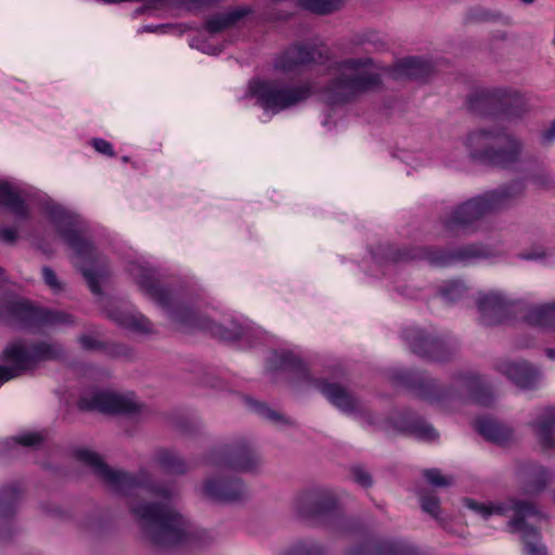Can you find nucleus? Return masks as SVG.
Instances as JSON below:
<instances>
[{
	"label": "nucleus",
	"mask_w": 555,
	"mask_h": 555,
	"mask_svg": "<svg viewBox=\"0 0 555 555\" xmlns=\"http://www.w3.org/2000/svg\"><path fill=\"white\" fill-rule=\"evenodd\" d=\"M488 506H489V511L491 512V515H493V514L504 515L506 512V506L503 504H496V505L490 504Z\"/></svg>",
	"instance_id": "63"
},
{
	"label": "nucleus",
	"mask_w": 555,
	"mask_h": 555,
	"mask_svg": "<svg viewBox=\"0 0 555 555\" xmlns=\"http://www.w3.org/2000/svg\"><path fill=\"white\" fill-rule=\"evenodd\" d=\"M382 87L383 78L378 73L339 74L324 83L320 89V95L327 106H343L357 101L363 94L375 92Z\"/></svg>",
	"instance_id": "10"
},
{
	"label": "nucleus",
	"mask_w": 555,
	"mask_h": 555,
	"mask_svg": "<svg viewBox=\"0 0 555 555\" xmlns=\"http://www.w3.org/2000/svg\"><path fill=\"white\" fill-rule=\"evenodd\" d=\"M76 405L80 412L98 411L112 415H134L141 411V406L132 399L106 390H96L90 396H81Z\"/></svg>",
	"instance_id": "17"
},
{
	"label": "nucleus",
	"mask_w": 555,
	"mask_h": 555,
	"mask_svg": "<svg viewBox=\"0 0 555 555\" xmlns=\"http://www.w3.org/2000/svg\"><path fill=\"white\" fill-rule=\"evenodd\" d=\"M197 49L207 54H218L221 51V49L208 42H202L199 46H197Z\"/></svg>",
	"instance_id": "60"
},
{
	"label": "nucleus",
	"mask_w": 555,
	"mask_h": 555,
	"mask_svg": "<svg viewBox=\"0 0 555 555\" xmlns=\"http://www.w3.org/2000/svg\"><path fill=\"white\" fill-rule=\"evenodd\" d=\"M326 550L314 541H299L295 543L285 555H324Z\"/></svg>",
	"instance_id": "45"
},
{
	"label": "nucleus",
	"mask_w": 555,
	"mask_h": 555,
	"mask_svg": "<svg viewBox=\"0 0 555 555\" xmlns=\"http://www.w3.org/2000/svg\"><path fill=\"white\" fill-rule=\"evenodd\" d=\"M268 370L272 373L283 371L292 374L291 382L296 386L312 387L313 380L318 379L310 374L304 360L289 350L274 351L268 359Z\"/></svg>",
	"instance_id": "21"
},
{
	"label": "nucleus",
	"mask_w": 555,
	"mask_h": 555,
	"mask_svg": "<svg viewBox=\"0 0 555 555\" xmlns=\"http://www.w3.org/2000/svg\"><path fill=\"white\" fill-rule=\"evenodd\" d=\"M116 321L124 327L141 334L152 333V323L144 315L120 314Z\"/></svg>",
	"instance_id": "43"
},
{
	"label": "nucleus",
	"mask_w": 555,
	"mask_h": 555,
	"mask_svg": "<svg viewBox=\"0 0 555 555\" xmlns=\"http://www.w3.org/2000/svg\"><path fill=\"white\" fill-rule=\"evenodd\" d=\"M457 379L467 390L468 399L480 406L490 408L494 402V396L490 386L479 375L460 374Z\"/></svg>",
	"instance_id": "29"
},
{
	"label": "nucleus",
	"mask_w": 555,
	"mask_h": 555,
	"mask_svg": "<svg viewBox=\"0 0 555 555\" xmlns=\"http://www.w3.org/2000/svg\"><path fill=\"white\" fill-rule=\"evenodd\" d=\"M203 494L214 502L234 503L244 499L246 489L240 477H216L204 482Z\"/></svg>",
	"instance_id": "22"
},
{
	"label": "nucleus",
	"mask_w": 555,
	"mask_h": 555,
	"mask_svg": "<svg viewBox=\"0 0 555 555\" xmlns=\"http://www.w3.org/2000/svg\"><path fill=\"white\" fill-rule=\"evenodd\" d=\"M543 141L551 143L555 140V119L552 121L551 127L542 133Z\"/></svg>",
	"instance_id": "59"
},
{
	"label": "nucleus",
	"mask_w": 555,
	"mask_h": 555,
	"mask_svg": "<svg viewBox=\"0 0 555 555\" xmlns=\"http://www.w3.org/2000/svg\"><path fill=\"white\" fill-rule=\"evenodd\" d=\"M390 379L429 404H443L462 399V393L453 385L441 384L426 371L397 370L391 373Z\"/></svg>",
	"instance_id": "13"
},
{
	"label": "nucleus",
	"mask_w": 555,
	"mask_h": 555,
	"mask_svg": "<svg viewBox=\"0 0 555 555\" xmlns=\"http://www.w3.org/2000/svg\"><path fill=\"white\" fill-rule=\"evenodd\" d=\"M474 427L487 441L496 444H503L512 437L511 429L492 418L479 417L475 421Z\"/></svg>",
	"instance_id": "32"
},
{
	"label": "nucleus",
	"mask_w": 555,
	"mask_h": 555,
	"mask_svg": "<svg viewBox=\"0 0 555 555\" xmlns=\"http://www.w3.org/2000/svg\"><path fill=\"white\" fill-rule=\"evenodd\" d=\"M42 279L44 283L54 292L63 291V285L57 280L56 273L54 270L48 266L42 268Z\"/></svg>",
	"instance_id": "52"
},
{
	"label": "nucleus",
	"mask_w": 555,
	"mask_h": 555,
	"mask_svg": "<svg viewBox=\"0 0 555 555\" xmlns=\"http://www.w3.org/2000/svg\"><path fill=\"white\" fill-rule=\"evenodd\" d=\"M371 255L378 264L426 260L434 267H449L456 262L488 259L494 256V250L483 243H470L451 249L433 246L398 248L391 244H378L371 249Z\"/></svg>",
	"instance_id": "4"
},
{
	"label": "nucleus",
	"mask_w": 555,
	"mask_h": 555,
	"mask_svg": "<svg viewBox=\"0 0 555 555\" xmlns=\"http://www.w3.org/2000/svg\"><path fill=\"white\" fill-rule=\"evenodd\" d=\"M75 317L66 311L37 305L12 293L0 295V325L11 330L38 334L57 325H74Z\"/></svg>",
	"instance_id": "5"
},
{
	"label": "nucleus",
	"mask_w": 555,
	"mask_h": 555,
	"mask_svg": "<svg viewBox=\"0 0 555 555\" xmlns=\"http://www.w3.org/2000/svg\"><path fill=\"white\" fill-rule=\"evenodd\" d=\"M430 62L420 56H408L399 61L395 67L396 77L417 80L428 77L431 73Z\"/></svg>",
	"instance_id": "31"
},
{
	"label": "nucleus",
	"mask_w": 555,
	"mask_h": 555,
	"mask_svg": "<svg viewBox=\"0 0 555 555\" xmlns=\"http://www.w3.org/2000/svg\"><path fill=\"white\" fill-rule=\"evenodd\" d=\"M44 210L59 237L81 260L79 271L87 281L90 291L95 295L102 294L100 283L102 273L95 269L98 250L92 238L87 236V222L81 216L56 203L46 204Z\"/></svg>",
	"instance_id": "3"
},
{
	"label": "nucleus",
	"mask_w": 555,
	"mask_h": 555,
	"mask_svg": "<svg viewBox=\"0 0 555 555\" xmlns=\"http://www.w3.org/2000/svg\"><path fill=\"white\" fill-rule=\"evenodd\" d=\"M46 441V436L38 431H28L20 436L7 439L3 442V448L10 450L16 444L27 448L38 449Z\"/></svg>",
	"instance_id": "42"
},
{
	"label": "nucleus",
	"mask_w": 555,
	"mask_h": 555,
	"mask_svg": "<svg viewBox=\"0 0 555 555\" xmlns=\"http://www.w3.org/2000/svg\"><path fill=\"white\" fill-rule=\"evenodd\" d=\"M515 475L519 492L524 495L535 496L553 481L555 473L538 462L526 461L517 465Z\"/></svg>",
	"instance_id": "18"
},
{
	"label": "nucleus",
	"mask_w": 555,
	"mask_h": 555,
	"mask_svg": "<svg viewBox=\"0 0 555 555\" xmlns=\"http://www.w3.org/2000/svg\"><path fill=\"white\" fill-rule=\"evenodd\" d=\"M546 257V251L543 246H532L530 249L522 251L519 258L528 261H538Z\"/></svg>",
	"instance_id": "54"
},
{
	"label": "nucleus",
	"mask_w": 555,
	"mask_h": 555,
	"mask_svg": "<svg viewBox=\"0 0 555 555\" xmlns=\"http://www.w3.org/2000/svg\"><path fill=\"white\" fill-rule=\"evenodd\" d=\"M243 401L247 409L263 420H268L274 424L291 425L289 418L280 412L272 410L266 402L258 401L251 397L244 396Z\"/></svg>",
	"instance_id": "37"
},
{
	"label": "nucleus",
	"mask_w": 555,
	"mask_h": 555,
	"mask_svg": "<svg viewBox=\"0 0 555 555\" xmlns=\"http://www.w3.org/2000/svg\"><path fill=\"white\" fill-rule=\"evenodd\" d=\"M465 21L467 23H483V22H498L503 21L508 24V17H505L501 12H493L483 7H473L467 10Z\"/></svg>",
	"instance_id": "41"
},
{
	"label": "nucleus",
	"mask_w": 555,
	"mask_h": 555,
	"mask_svg": "<svg viewBox=\"0 0 555 555\" xmlns=\"http://www.w3.org/2000/svg\"><path fill=\"white\" fill-rule=\"evenodd\" d=\"M156 460L167 474L183 475L188 470V465L184 460L173 451L162 449L156 453Z\"/></svg>",
	"instance_id": "38"
},
{
	"label": "nucleus",
	"mask_w": 555,
	"mask_h": 555,
	"mask_svg": "<svg viewBox=\"0 0 555 555\" xmlns=\"http://www.w3.org/2000/svg\"><path fill=\"white\" fill-rule=\"evenodd\" d=\"M297 515L315 526L333 525L343 513L336 495L327 489H310L296 499Z\"/></svg>",
	"instance_id": "14"
},
{
	"label": "nucleus",
	"mask_w": 555,
	"mask_h": 555,
	"mask_svg": "<svg viewBox=\"0 0 555 555\" xmlns=\"http://www.w3.org/2000/svg\"><path fill=\"white\" fill-rule=\"evenodd\" d=\"M399 430L425 441H435L439 437L434 426L420 415L405 417Z\"/></svg>",
	"instance_id": "34"
},
{
	"label": "nucleus",
	"mask_w": 555,
	"mask_h": 555,
	"mask_svg": "<svg viewBox=\"0 0 555 555\" xmlns=\"http://www.w3.org/2000/svg\"><path fill=\"white\" fill-rule=\"evenodd\" d=\"M0 206H3L18 220H27L29 218V210L25 201L5 181H0Z\"/></svg>",
	"instance_id": "33"
},
{
	"label": "nucleus",
	"mask_w": 555,
	"mask_h": 555,
	"mask_svg": "<svg viewBox=\"0 0 555 555\" xmlns=\"http://www.w3.org/2000/svg\"><path fill=\"white\" fill-rule=\"evenodd\" d=\"M0 358L20 377L42 362L65 361L67 351L59 341L16 338L5 345Z\"/></svg>",
	"instance_id": "8"
},
{
	"label": "nucleus",
	"mask_w": 555,
	"mask_h": 555,
	"mask_svg": "<svg viewBox=\"0 0 555 555\" xmlns=\"http://www.w3.org/2000/svg\"><path fill=\"white\" fill-rule=\"evenodd\" d=\"M206 461L215 466H223L242 473H253L261 464V457L245 438L217 447L207 454Z\"/></svg>",
	"instance_id": "15"
},
{
	"label": "nucleus",
	"mask_w": 555,
	"mask_h": 555,
	"mask_svg": "<svg viewBox=\"0 0 555 555\" xmlns=\"http://www.w3.org/2000/svg\"><path fill=\"white\" fill-rule=\"evenodd\" d=\"M374 65L372 57H349L337 63L339 69L359 70Z\"/></svg>",
	"instance_id": "49"
},
{
	"label": "nucleus",
	"mask_w": 555,
	"mask_h": 555,
	"mask_svg": "<svg viewBox=\"0 0 555 555\" xmlns=\"http://www.w3.org/2000/svg\"><path fill=\"white\" fill-rule=\"evenodd\" d=\"M248 93L264 111L280 113L308 100L313 92L307 83L283 86L278 80L254 79L248 83Z\"/></svg>",
	"instance_id": "12"
},
{
	"label": "nucleus",
	"mask_w": 555,
	"mask_h": 555,
	"mask_svg": "<svg viewBox=\"0 0 555 555\" xmlns=\"http://www.w3.org/2000/svg\"><path fill=\"white\" fill-rule=\"evenodd\" d=\"M170 27L168 24H160V25H145L141 28L140 33H157V31H164L165 28Z\"/></svg>",
	"instance_id": "61"
},
{
	"label": "nucleus",
	"mask_w": 555,
	"mask_h": 555,
	"mask_svg": "<svg viewBox=\"0 0 555 555\" xmlns=\"http://www.w3.org/2000/svg\"><path fill=\"white\" fill-rule=\"evenodd\" d=\"M425 480L433 487L442 488L453 485L452 476H443L438 468H428L423 473Z\"/></svg>",
	"instance_id": "47"
},
{
	"label": "nucleus",
	"mask_w": 555,
	"mask_h": 555,
	"mask_svg": "<svg viewBox=\"0 0 555 555\" xmlns=\"http://www.w3.org/2000/svg\"><path fill=\"white\" fill-rule=\"evenodd\" d=\"M178 427L184 434H191L194 430V426L188 421L179 422Z\"/></svg>",
	"instance_id": "64"
},
{
	"label": "nucleus",
	"mask_w": 555,
	"mask_h": 555,
	"mask_svg": "<svg viewBox=\"0 0 555 555\" xmlns=\"http://www.w3.org/2000/svg\"><path fill=\"white\" fill-rule=\"evenodd\" d=\"M509 502L511 508L514 512V516L508 521L512 532L520 533L529 531V529H538V527L528 524L526 520L528 517L543 516L535 503L521 499H511Z\"/></svg>",
	"instance_id": "28"
},
{
	"label": "nucleus",
	"mask_w": 555,
	"mask_h": 555,
	"mask_svg": "<svg viewBox=\"0 0 555 555\" xmlns=\"http://www.w3.org/2000/svg\"><path fill=\"white\" fill-rule=\"evenodd\" d=\"M468 109L480 116L513 120L528 112L526 98L509 88L481 89L467 98Z\"/></svg>",
	"instance_id": "9"
},
{
	"label": "nucleus",
	"mask_w": 555,
	"mask_h": 555,
	"mask_svg": "<svg viewBox=\"0 0 555 555\" xmlns=\"http://www.w3.org/2000/svg\"><path fill=\"white\" fill-rule=\"evenodd\" d=\"M151 490L159 495V496H163L165 499H170L171 496V491L170 489L166 488V487H163V486H155V487H152Z\"/></svg>",
	"instance_id": "62"
},
{
	"label": "nucleus",
	"mask_w": 555,
	"mask_h": 555,
	"mask_svg": "<svg viewBox=\"0 0 555 555\" xmlns=\"http://www.w3.org/2000/svg\"><path fill=\"white\" fill-rule=\"evenodd\" d=\"M23 490L18 482L4 485L0 488V541L13 537L12 521L16 515Z\"/></svg>",
	"instance_id": "23"
},
{
	"label": "nucleus",
	"mask_w": 555,
	"mask_h": 555,
	"mask_svg": "<svg viewBox=\"0 0 555 555\" xmlns=\"http://www.w3.org/2000/svg\"><path fill=\"white\" fill-rule=\"evenodd\" d=\"M496 370L514 385L525 390L537 388L542 376L541 371L526 360H504L496 364Z\"/></svg>",
	"instance_id": "24"
},
{
	"label": "nucleus",
	"mask_w": 555,
	"mask_h": 555,
	"mask_svg": "<svg viewBox=\"0 0 555 555\" xmlns=\"http://www.w3.org/2000/svg\"><path fill=\"white\" fill-rule=\"evenodd\" d=\"M352 480L364 489H369L373 486V477L361 466H353L350 469Z\"/></svg>",
	"instance_id": "50"
},
{
	"label": "nucleus",
	"mask_w": 555,
	"mask_h": 555,
	"mask_svg": "<svg viewBox=\"0 0 555 555\" xmlns=\"http://www.w3.org/2000/svg\"><path fill=\"white\" fill-rule=\"evenodd\" d=\"M525 555H548L547 547L542 543V533L538 529L520 532Z\"/></svg>",
	"instance_id": "39"
},
{
	"label": "nucleus",
	"mask_w": 555,
	"mask_h": 555,
	"mask_svg": "<svg viewBox=\"0 0 555 555\" xmlns=\"http://www.w3.org/2000/svg\"><path fill=\"white\" fill-rule=\"evenodd\" d=\"M531 426L543 450L555 449V406L545 408Z\"/></svg>",
	"instance_id": "30"
},
{
	"label": "nucleus",
	"mask_w": 555,
	"mask_h": 555,
	"mask_svg": "<svg viewBox=\"0 0 555 555\" xmlns=\"http://www.w3.org/2000/svg\"><path fill=\"white\" fill-rule=\"evenodd\" d=\"M129 509L138 518L144 537L156 547L204 544L207 533L186 530L183 517L165 503H129Z\"/></svg>",
	"instance_id": "2"
},
{
	"label": "nucleus",
	"mask_w": 555,
	"mask_h": 555,
	"mask_svg": "<svg viewBox=\"0 0 555 555\" xmlns=\"http://www.w3.org/2000/svg\"><path fill=\"white\" fill-rule=\"evenodd\" d=\"M526 191L524 179H514L494 190L474 196L456 206L441 220L443 229L453 236L473 234L487 215L505 209Z\"/></svg>",
	"instance_id": "1"
},
{
	"label": "nucleus",
	"mask_w": 555,
	"mask_h": 555,
	"mask_svg": "<svg viewBox=\"0 0 555 555\" xmlns=\"http://www.w3.org/2000/svg\"><path fill=\"white\" fill-rule=\"evenodd\" d=\"M74 454L79 462L88 465L92 469L94 476L100 479L107 489L117 495L129 498L137 495L140 490L147 488L145 476L114 469L94 451L79 448L75 450Z\"/></svg>",
	"instance_id": "11"
},
{
	"label": "nucleus",
	"mask_w": 555,
	"mask_h": 555,
	"mask_svg": "<svg viewBox=\"0 0 555 555\" xmlns=\"http://www.w3.org/2000/svg\"><path fill=\"white\" fill-rule=\"evenodd\" d=\"M204 331L223 341H237L246 335L247 327L234 320L227 326L208 319Z\"/></svg>",
	"instance_id": "35"
},
{
	"label": "nucleus",
	"mask_w": 555,
	"mask_h": 555,
	"mask_svg": "<svg viewBox=\"0 0 555 555\" xmlns=\"http://www.w3.org/2000/svg\"><path fill=\"white\" fill-rule=\"evenodd\" d=\"M253 13L254 9L251 7L230 8L224 12L208 16L205 20L204 28L209 34H219L235 26L241 20Z\"/></svg>",
	"instance_id": "27"
},
{
	"label": "nucleus",
	"mask_w": 555,
	"mask_h": 555,
	"mask_svg": "<svg viewBox=\"0 0 555 555\" xmlns=\"http://www.w3.org/2000/svg\"><path fill=\"white\" fill-rule=\"evenodd\" d=\"M91 144L100 154L106 155L108 157L115 156L113 145L108 141L101 138H94L92 139Z\"/></svg>",
	"instance_id": "55"
},
{
	"label": "nucleus",
	"mask_w": 555,
	"mask_h": 555,
	"mask_svg": "<svg viewBox=\"0 0 555 555\" xmlns=\"http://www.w3.org/2000/svg\"><path fill=\"white\" fill-rule=\"evenodd\" d=\"M480 323L485 326H498L516 319L512 301L496 293L482 295L477 300Z\"/></svg>",
	"instance_id": "19"
},
{
	"label": "nucleus",
	"mask_w": 555,
	"mask_h": 555,
	"mask_svg": "<svg viewBox=\"0 0 555 555\" xmlns=\"http://www.w3.org/2000/svg\"><path fill=\"white\" fill-rule=\"evenodd\" d=\"M468 288L463 281L454 280L447 282L440 287V296L448 302L454 304L465 297Z\"/></svg>",
	"instance_id": "44"
},
{
	"label": "nucleus",
	"mask_w": 555,
	"mask_h": 555,
	"mask_svg": "<svg viewBox=\"0 0 555 555\" xmlns=\"http://www.w3.org/2000/svg\"><path fill=\"white\" fill-rule=\"evenodd\" d=\"M333 406L347 415L363 414L361 400L339 383L325 378L313 380V386Z\"/></svg>",
	"instance_id": "20"
},
{
	"label": "nucleus",
	"mask_w": 555,
	"mask_h": 555,
	"mask_svg": "<svg viewBox=\"0 0 555 555\" xmlns=\"http://www.w3.org/2000/svg\"><path fill=\"white\" fill-rule=\"evenodd\" d=\"M348 555H418L417 548L403 541H365L347 552Z\"/></svg>",
	"instance_id": "25"
},
{
	"label": "nucleus",
	"mask_w": 555,
	"mask_h": 555,
	"mask_svg": "<svg viewBox=\"0 0 555 555\" xmlns=\"http://www.w3.org/2000/svg\"><path fill=\"white\" fill-rule=\"evenodd\" d=\"M103 353L113 359L130 358L132 349L121 343H104Z\"/></svg>",
	"instance_id": "48"
},
{
	"label": "nucleus",
	"mask_w": 555,
	"mask_h": 555,
	"mask_svg": "<svg viewBox=\"0 0 555 555\" xmlns=\"http://www.w3.org/2000/svg\"><path fill=\"white\" fill-rule=\"evenodd\" d=\"M131 272L140 289L160 306L173 323L185 328L204 331L208 318L199 314L192 305L173 300L170 291L160 285L158 272L155 269L134 266Z\"/></svg>",
	"instance_id": "7"
},
{
	"label": "nucleus",
	"mask_w": 555,
	"mask_h": 555,
	"mask_svg": "<svg viewBox=\"0 0 555 555\" xmlns=\"http://www.w3.org/2000/svg\"><path fill=\"white\" fill-rule=\"evenodd\" d=\"M14 378H17V375L7 364L0 365V387Z\"/></svg>",
	"instance_id": "58"
},
{
	"label": "nucleus",
	"mask_w": 555,
	"mask_h": 555,
	"mask_svg": "<svg viewBox=\"0 0 555 555\" xmlns=\"http://www.w3.org/2000/svg\"><path fill=\"white\" fill-rule=\"evenodd\" d=\"M466 146L474 163L503 170L520 163L524 152L522 140L505 128L472 131Z\"/></svg>",
	"instance_id": "6"
},
{
	"label": "nucleus",
	"mask_w": 555,
	"mask_h": 555,
	"mask_svg": "<svg viewBox=\"0 0 555 555\" xmlns=\"http://www.w3.org/2000/svg\"><path fill=\"white\" fill-rule=\"evenodd\" d=\"M360 43L363 46L371 44L375 50H383L386 48V43L382 39L377 38L375 34L363 35Z\"/></svg>",
	"instance_id": "57"
},
{
	"label": "nucleus",
	"mask_w": 555,
	"mask_h": 555,
	"mask_svg": "<svg viewBox=\"0 0 555 555\" xmlns=\"http://www.w3.org/2000/svg\"><path fill=\"white\" fill-rule=\"evenodd\" d=\"M322 53L311 44L297 43L289 47L276 61L275 67L283 72H293L298 66L317 62Z\"/></svg>",
	"instance_id": "26"
},
{
	"label": "nucleus",
	"mask_w": 555,
	"mask_h": 555,
	"mask_svg": "<svg viewBox=\"0 0 555 555\" xmlns=\"http://www.w3.org/2000/svg\"><path fill=\"white\" fill-rule=\"evenodd\" d=\"M420 502L423 512L430 515L436 520L440 519V500L436 494L428 491L420 492Z\"/></svg>",
	"instance_id": "46"
},
{
	"label": "nucleus",
	"mask_w": 555,
	"mask_h": 555,
	"mask_svg": "<svg viewBox=\"0 0 555 555\" xmlns=\"http://www.w3.org/2000/svg\"><path fill=\"white\" fill-rule=\"evenodd\" d=\"M81 349L85 351H101L103 352L104 343L93 337L92 335L82 334L77 339Z\"/></svg>",
	"instance_id": "51"
},
{
	"label": "nucleus",
	"mask_w": 555,
	"mask_h": 555,
	"mask_svg": "<svg viewBox=\"0 0 555 555\" xmlns=\"http://www.w3.org/2000/svg\"><path fill=\"white\" fill-rule=\"evenodd\" d=\"M401 336L412 353L428 362H448L454 353L442 337L423 328H405Z\"/></svg>",
	"instance_id": "16"
},
{
	"label": "nucleus",
	"mask_w": 555,
	"mask_h": 555,
	"mask_svg": "<svg viewBox=\"0 0 555 555\" xmlns=\"http://www.w3.org/2000/svg\"><path fill=\"white\" fill-rule=\"evenodd\" d=\"M18 232L13 228H0V241L7 245H14L17 242Z\"/></svg>",
	"instance_id": "56"
},
{
	"label": "nucleus",
	"mask_w": 555,
	"mask_h": 555,
	"mask_svg": "<svg viewBox=\"0 0 555 555\" xmlns=\"http://www.w3.org/2000/svg\"><path fill=\"white\" fill-rule=\"evenodd\" d=\"M527 324L544 330L555 327V302L533 307L524 317Z\"/></svg>",
	"instance_id": "36"
},
{
	"label": "nucleus",
	"mask_w": 555,
	"mask_h": 555,
	"mask_svg": "<svg viewBox=\"0 0 555 555\" xmlns=\"http://www.w3.org/2000/svg\"><path fill=\"white\" fill-rule=\"evenodd\" d=\"M298 5L318 15H328L343 5V0H296Z\"/></svg>",
	"instance_id": "40"
},
{
	"label": "nucleus",
	"mask_w": 555,
	"mask_h": 555,
	"mask_svg": "<svg viewBox=\"0 0 555 555\" xmlns=\"http://www.w3.org/2000/svg\"><path fill=\"white\" fill-rule=\"evenodd\" d=\"M463 504L467 508L481 515L485 519H487L491 516V512L489 511V506L487 504L480 503L470 498H463Z\"/></svg>",
	"instance_id": "53"
}]
</instances>
